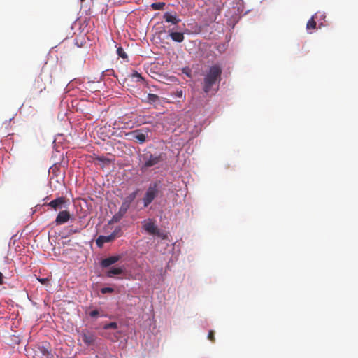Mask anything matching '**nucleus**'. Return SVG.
Returning a JSON list of instances; mask_svg holds the SVG:
<instances>
[{"label": "nucleus", "instance_id": "4be33fe9", "mask_svg": "<svg viewBox=\"0 0 358 358\" xmlns=\"http://www.w3.org/2000/svg\"><path fill=\"white\" fill-rule=\"evenodd\" d=\"M117 328V324L116 322H110V323L106 324L103 326L104 329H116Z\"/></svg>", "mask_w": 358, "mask_h": 358}, {"label": "nucleus", "instance_id": "2eb2a0df", "mask_svg": "<svg viewBox=\"0 0 358 358\" xmlns=\"http://www.w3.org/2000/svg\"><path fill=\"white\" fill-rule=\"evenodd\" d=\"M137 193H138V189L134 191V192L129 194L128 196H127L123 202H122V204H124V206H127V207H130L131 203L134 201V199H136V196H137Z\"/></svg>", "mask_w": 358, "mask_h": 358}, {"label": "nucleus", "instance_id": "f8f14e48", "mask_svg": "<svg viewBox=\"0 0 358 358\" xmlns=\"http://www.w3.org/2000/svg\"><path fill=\"white\" fill-rule=\"evenodd\" d=\"M143 229L152 235H157L158 236H161L163 238H165V236H162L157 226L152 222H148L144 224Z\"/></svg>", "mask_w": 358, "mask_h": 358}, {"label": "nucleus", "instance_id": "72a5a7b5", "mask_svg": "<svg viewBox=\"0 0 358 358\" xmlns=\"http://www.w3.org/2000/svg\"><path fill=\"white\" fill-rule=\"evenodd\" d=\"M182 94V92H180V93H178V95H181Z\"/></svg>", "mask_w": 358, "mask_h": 358}, {"label": "nucleus", "instance_id": "0eeeda50", "mask_svg": "<svg viewBox=\"0 0 358 358\" xmlns=\"http://www.w3.org/2000/svg\"><path fill=\"white\" fill-rule=\"evenodd\" d=\"M121 235V229L120 227H117L113 232L108 236H99L96 241V245L98 247L101 248L105 243H109L115 240L117 237L120 236Z\"/></svg>", "mask_w": 358, "mask_h": 358}, {"label": "nucleus", "instance_id": "6e6552de", "mask_svg": "<svg viewBox=\"0 0 358 358\" xmlns=\"http://www.w3.org/2000/svg\"><path fill=\"white\" fill-rule=\"evenodd\" d=\"M67 200L64 196L58 197L49 203H45L44 205L50 207L55 211L66 208Z\"/></svg>", "mask_w": 358, "mask_h": 358}, {"label": "nucleus", "instance_id": "c85d7f7f", "mask_svg": "<svg viewBox=\"0 0 358 358\" xmlns=\"http://www.w3.org/2000/svg\"><path fill=\"white\" fill-rule=\"evenodd\" d=\"M97 159L100 162H105L106 161H108V159L105 157H97Z\"/></svg>", "mask_w": 358, "mask_h": 358}, {"label": "nucleus", "instance_id": "bb28decb", "mask_svg": "<svg viewBox=\"0 0 358 358\" xmlns=\"http://www.w3.org/2000/svg\"><path fill=\"white\" fill-rule=\"evenodd\" d=\"M113 291V289L111 287H103L101 289L102 294L112 293Z\"/></svg>", "mask_w": 358, "mask_h": 358}, {"label": "nucleus", "instance_id": "5701e85b", "mask_svg": "<svg viewBox=\"0 0 358 358\" xmlns=\"http://www.w3.org/2000/svg\"><path fill=\"white\" fill-rule=\"evenodd\" d=\"M117 53L118 56L124 59L127 57L126 52H124V50H123V48L122 47H119L117 49Z\"/></svg>", "mask_w": 358, "mask_h": 358}, {"label": "nucleus", "instance_id": "f704fd0d", "mask_svg": "<svg viewBox=\"0 0 358 358\" xmlns=\"http://www.w3.org/2000/svg\"><path fill=\"white\" fill-rule=\"evenodd\" d=\"M82 2H83L85 0H80Z\"/></svg>", "mask_w": 358, "mask_h": 358}, {"label": "nucleus", "instance_id": "c756f323", "mask_svg": "<svg viewBox=\"0 0 358 358\" xmlns=\"http://www.w3.org/2000/svg\"><path fill=\"white\" fill-rule=\"evenodd\" d=\"M38 280L42 283V284H45L48 280L47 278H41V279H38Z\"/></svg>", "mask_w": 358, "mask_h": 358}, {"label": "nucleus", "instance_id": "7c9ffc66", "mask_svg": "<svg viewBox=\"0 0 358 358\" xmlns=\"http://www.w3.org/2000/svg\"><path fill=\"white\" fill-rule=\"evenodd\" d=\"M3 283V275L0 272V285Z\"/></svg>", "mask_w": 358, "mask_h": 358}, {"label": "nucleus", "instance_id": "20e7f679", "mask_svg": "<svg viewBox=\"0 0 358 358\" xmlns=\"http://www.w3.org/2000/svg\"><path fill=\"white\" fill-rule=\"evenodd\" d=\"M159 182H155L148 186L142 199L143 207H148L159 194Z\"/></svg>", "mask_w": 358, "mask_h": 358}, {"label": "nucleus", "instance_id": "cd10ccee", "mask_svg": "<svg viewBox=\"0 0 358 358\" xmlns=\"http://www.w3.org/2000/svg\"><path fill=\"white\" fill-rule=\"evenodd\" d=\"M99 315V312L97 310H94L90 313V316L92 317H96Z\"/></svg>", "mask_w": 358, "mask_h": 358}, {"label": "nucleus", "instance_id": "ddd939ff", "mask_svg": "<svg viewBox=\"0 0 358 358\" xmlns=\"http://www.w3.org/2000/svg\"><path fill=\"white\" fill-rule=\"evenodd\" d=\"M120 258H121L120 255H115V256H111V257L105 258L101 260V266L103 268H107V267L110 266V265L118 262L120 259Z\"/></svg>", "mask_w": 358, "mask_h": 358}, {"label": "nucleus", "instance_id": "473e14b6", "mask_svg": "<svg viewBox=\"0 0 358 358\" xmlns=\"http://www.w3.org/2000/svg\"><path fill=\"white\" fill-rule=\"evenodd\" d=\"M182 94V92H180V93H178V95H181Z\"/></svg>", "mask_w": 358, "mask_h": 358}, {"label": "nucleus", "instance_id": "f03ea898", "mask_svg": "<svg viewBox=\"0 0 358 358\" xmlns=\"http://www.w3.org/2000/svg\"><path fill=\"white\" fill-rule=\"evenodd\" d=\"M141 164V171L144 172L152 166L159 167L166 160V155L164 152H146L140 156Z\"/></svg>", "mask_w": 358, "mask_h": 358}, {"label": "nucleus", "instance_id": "2f4dec72", "mask_svg": "<svg viewBox=\"0 0 358 358\" xmlns=\"http://www.w3.org/2000/svg\"><path fill=\"white\" fill-rule=\"evenodd\" d=\"M71 231H72L73 233H79V232L80 231V229H71Z\"/></svg>", "mask_w": 358, "mask_h": 358}, {"label": "nucleus", "instance_id": "1a4fd4ad", "mask_svg": "<svg viewBox=\"0 0 358 358\" xmlns=\"http://www.w3.org/2000/svg\"><path fill=\"white\" fill-rule=\"evenodd\" d=\"M80 336L81 337L83 341L87 346H90L92 345H94L95 341H96V336L94 333L89 331L86 329L82 330L79 333Z\"/></svg>", "mask_w": 358, "mask_h": 358}, {"label": "nucleus", "instance_id": "9b49d317", "mask_svg": "<svg viewBox=\"0 0 358 358\" xmlns=\"http://www.w3.org/2000/svg\"><path fill=\"white\" fill-rule=\"evenodd\" d=\"M70 218L71 214L68 210H62L58 213L55 220V223L56 225H61L67 222Z\"/></svg>", "mask_w": 358, "mask_h": 358}, {"label": "nucleus", "instance_id": "9d476101", "mask_svg": "<svg viewBox=\"0 0 358 358\" xmlns=\"http://www.w3.org/2000/svg\"><path fill=\"white\" fill-rule=\"evenodd\" d=\"M163 19L167 23L176 25L181 22V19L178 17L176 13L174 12H166L163 15Z\"/></svg>", "mask_w": 358, "mask_h": 358}, {"label": "nucleus", "instance_id": "393cba45", "mask_svg": "<svg viewBox=\"0 0 358 358\" xmlns=\"http://www.w3.org/2000/svg\"><path fill=\"white\" fill-rule=\"evenodd\" d=\"M129 208V207H127V206H124V204L122 203L118 211L120 212V214L122 213V214L125 215Z\"/></svg>", "mask_w": 358, "mask_h": 358}, {"label": "nucleus", "instance_id": "a878e982", "mask_svg": "<svg viewBox=\"0 0 358 358\" xmlns=\"http://www.w3.org/2000/svg\"><path fill=\"white\" fill-rule=\"evenodd\" d=\"M208 338L212 341V342H214L215 338V332L213 330H210L209 332H208Z\"/></svg>", "mask_w": 358, "mask_h": 358}, {"label": "nucleus", "instance_id": "39448f33", "mask_svg": "<svg viewBox=\"0 0 358 358\" xmlns=\"http://www.w3.org/2000/svg\"><path fill=\"white\" fill-rule=\"evenodd\" d=\"M150 131V130L148 128H142L134 130L127 133L126 135L129 136L130 140L143 144L147 141L148 135Z\"/></svg>", "mask_w": 358, "mask_h": 358}, {"label": "nucleus", "instance_id": "f3484780", "mask_svg": "<svg viewBox=\"0 0 358 358\" xmlns=\"http://www.w3.org/2000/svg\"><path fill=\"white\" fill-rule=\"evenodd\" d=\"M124 273V269L122 268H112L108 271L106 275L109 278H112L116 275H120Z\"/></svg>", "mask_w": 358, "mask_h": 358}, {"label": "nucleus", "instance_id": "aec40b11", "mask_svg": "<svg viewBox=\"0 0 358 358\" xmlns=\"http://www.w3.org/2000/svg\"><path fill=\"white\" fill-rule=\"evenodd\" d=\"M165 6V3L164 2H157V3H153L151 4V8L153 9V10H161Z\"/></svg>", "mask_w": 358, "mask_h": 358}, {"label": "nucleus", "instance_id": "b1692460", "mask_svg": "<svg viewBox=\"0 0 358 358\" xmlns=\"http://www.w3.org/2000/svg\"><path fill=\"white\" fill-rule=\"evenodd\" d=\"M124 214H120V212L118 211L113 217V220L115 222H118L121 220V218L124 216Z\"/></svg>", "mask_w": 358, "mask_h": 358}, {"label": "nucleus", "instance_id": "a211bd4d", "mask_svg": "<svg viewBox=\"0 0 358 358\" xmlns=\"http://www.w3.org/2000/svg\"><path fill=\"white\" fill-rule=\"evenodd\" d=\"M159 101V97L157 94H148L147 95L146 102L150 103V104H152V103H157Z\"/></svg>", "mask_w": 358, "mask_h": 358}, {"label": "nucleus", "instance_id": "4468645a", "mask_svg": "<svg viewBox=\"0 0 358 358\" xmlns=\"http://www.w3.org/2000/svg\"><path fill=\"white\" fill-rule=\"evenodd\" d=\"M168 33L171 38L175 42L181 43L185 39L184 34L182 32L173 31V29H169Z\"/></svg>", "mask_w": 358, "mask_h": 358}, {"label": "nucleus", "instance_id": "6ab92c4d", "mask_svg": "<svg viewBox=\"0 0 358 358\" xmlns=\"http://www.w3.org/2000/svg\"><path fill=\"white\" fill-rule=\"evenodd\" d=\"M316 24L314 17H312L307 22L306 29L308 30L315 29L316 28Z\"/></svg>", "mask_w": 358, "mask_h": 358}, {"label": "nucleus", "instance_id": "412c9836", "mask_svg": "<svg viewBox=\"0 0 358 358\" xmlns=\"http://www.w3.org/2000/svg\"><path fill=\"white\" fill-rule=\"evenodd\" d=\"M131 78L136 79V81H143V78L137 71H134L131 75Z\"/></svg>", "mask_w": 358, "mask_h": 358}, {"label": "nucleus", "instance_id": "7ed1b4c3", "mask_svg": "<svg viewBox=\"0 0 358 358\" xmlns=\"http://www.w3.org/2000/svg\"><path fill=\"white\" fill-rule=\"evenodd\" d=\"M49 79V75L41 71L40 74L34 79L30 91L33 95H38L46 89L45 82Z\"/></svg>", "mask_w": 358, "mask_h": 358}, {"label": "nucleus", "instance_id": "dca6fc26", "mask_svg": "<svg viewBox=\"0 0 358 358\" xmlns=\"http://www.w3.org/2000/svg\"><path fill=\"white\" fill-rule=\"evenodd\" d=\"M137 193H138V189L134 191V192L129 194L128 196H127L123 202H122V204H124V206H127V207H130L131 203L134 201V199H136V196H137Z\"/></svg>", "mask_w": 358, "mask_h": 358}, {"label": "nucleus", "instance_id": "f257e3e1", "mask_svg": "<svg viewBox=\"0 0 358 358\" xmlns=\"http://www.w3.org/2000/svg\"><path fill=\"white\" fill-rule=\"evenodd\" d=\"M222 69L218 64L213 65L204 74L203 90L208 94L210 92H217L221 80Z\"/></svg>", "mask_w": 358, "mask_h": 358}, {"label": "nucleus", "instance_id": "423d86ee", "mask_svg": "<svg viewBox=\"0 0 358 358\" xmlns=\"http://www.w3.org/2000/svg\"><path fill=\"white\" fill-rule=\"evenodd\" d=\"M34 358H50L52 355L49 343H39L34 348Z\"/></svg>", "mask_w": 358, "mask_h": 358}]
</instances>
